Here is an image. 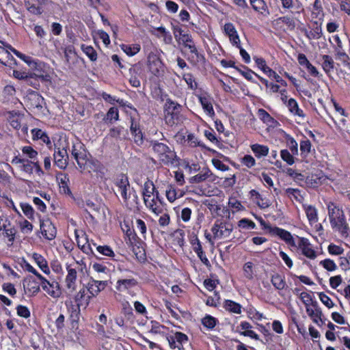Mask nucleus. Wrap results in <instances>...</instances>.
<instances>
[{
    "label": "nucleus",
    "mask_w": 350,
    "mask_h": 350,
    "mask_svg": "<svg viewBox=\"0 0 350 350\" xmlns=\"http://www.w3.org/2000/svg\"><path fill=\"white\" fill-rule=\"evenodd\" d=\"M150 146L155 153L158 154L160 161L164 165L173 164L176 158V153L166 144L157 141H151Z\"/></svg>",
    "instance_id": "f257e3e1"
},
{
    "label": "nucleus",
    "mask_w": 350,
    "mask_h": 350,
    "mask_svg": "<svg viewBox=\"0 0 350 350\" xmlns=\"http://www.w3.org/2000/svg\"><path fill=\"white\" fill-rule=\"evenodd\" d=\"M107 285V281H100L91 279L86 285V288L89 293L86 299V306H88L90 299L93 297L96 296L101 291L104 290Z\"/></svg>",
    "instance_id": "f03ea898"
},
{
    "label": "nucleus",
    "mask_w": 350,
    "mask_h": 350,
    "mask_svg": "<svg viewBox=\"0 0 350 350\" xmlns=\"http://www.w3.org/2000/svg\"><path fill=\"white\" fill-rule=\"evenodd\" d=\"M115 185L120 193L124 202H126L130 198L128 191L130 189V183L128 177L124 174H120L115 180Z\"/></svg>",
    "instance_id": "7ed1b4c3"
},
{
    "label": "nucleus",
    "mask_w": 350,
    "mask_h": 350,
    "mask_svg": "<svg viewBox=\"0 0 350 350\" xmlns=\"http://www.w3.org/2000/svg\"><path fill=\"white\" fill-rule=\"evenodd\" d=\"M33 70L35 72L29 73V75L25 82L27 85H31L36 89H38L40 87L39 80H41L42 81H46L49 80V75H44L42 73L41 66L37 67V69Z\"/></svg>",
    "instance_id": "20e7f679"
},
{
    "label": "nucleus",
    "mask_w": 350,
    "mask_h": 350,
    "mask_svg": "<svg viewBox=\"0 0 350 350\" xmlns=\"http://www.w3.org/2000/svg\"><path fill=\"white\" fill-rule=\"evenodd\" d=\"M40 230L42 235L48 240L55 239L57 230L50 219L40 220Z\"/></svg>",
    "instance_id": "39448f33"
},
{
    "label": "nucleus",
    "mask_w": 350,
    "mask_h": 350,
    "mask_svg": "<svg viewBox=\"0 0 350 350\" xmlns=\"http://www.w3.org/2000/svg\"><path fill=\"white\" fill-rule=\"evenodd\" d=\"M148 67L149 70L155 76L160 75L163 71V64L160 59L154 54L148 56Z\"/></svg>",
    "instance_id": "423d86ee"
},
{
    "label": "nucleus",
    "mask_w": 350,
    "mask_h": 350,
    "mask_svg": "<svg viewBox=\"0 0 350 350\" xmlns=\"http://www.w3.org/2000/svg\"><path fill=\"white\" fill-rule=\"evenodd\" d=\"M269 232L274 236L279 237L282 240L284 241L286 243L291 246H295V243L291 234L284 229L278 227H269Z\"/></svg>",
    "instance_id": "0eeeda50"
},
{
    "label": "nucleus",
    "mask_w": 350,
    "mask_h": 350,
    "mask_svg": "<svg viewBox=\"0 0 350 350\" xmlns=\"http://www.w3.org/2000/svg\"><path fill=\"white\" fill-rule=\"evenodd\" d=\"M54 163L60 169H65L68 165V155L66 149L60 150L54 152Z\"/></svg>",
    "instance_id": "6e6552de"
},
{
    "label": "nucleus",
    "mask_w": 350,
    "mask_h": 350,
    "mask_svg": "<svg viewBox=\"0 0 350 350\" xmlns=\"http://www.w3.org/2000/svg\"><path fill=\"white\" fill-rule=\"evenodd\" d=\"M224 29L231 43L237 48H240V39L234 25L231 23H226Z\"/></svg>",
    "instance_id": "1a4fd4ad"
},
{
    "label": "nucleus",
    "mask_w": 350,
    "mask_h": 350,
    "mask_svg": "<svg viewBox=\"0 0 350 350\" xmlns=\"http://www.w3.org/2000/svg\"><path fill=\"white\" fill-rule=\"evenodd\" d=\"M306 310L308 315L314 323H318L319 321H321L323 323V312L319 306L317 301L312 302V306H311V307H306Z\"/></svg>",
    "instance_id": "9d476101"
},
{
    "label": "nucleus",
    "mask_w": 350,
    "mask_h": 350,
    "mask_svg": "<svg viewBox=\"0 0 350 350\" xmlns=\"http://www.w3.org/2000/svg\"><path fill=\"white\" fill-rule=\"evenodd\" d=\"M299 247L301 250L302 254L310 259H314L317 257L316 252L310 247L308 240L305 238H299L298 242Z\"/></svg>",
    "instance_id": "9b49d317"
},
{
    "label": "nucleus",
    "mask_w": 350,
    "mask_h": 350,
    "mask_svg": "<svg viewBox=\"0 0 350 350\" xmlns=\"http://www.w3.org/2000/svg\"><path fill=\"white\" fill-rule=\"evenodd\" d=\"M331 225L333 228H336L343 235H347L349 228L346 223L344 214L340 217H336L330 219Z\"/></svg>",
    "instance_id": "f8f14e48"
},
{
    "label": "nucleus",
    "mask_w": 350,
    "mask_h": 350,
    "mask_svg": "<svg viewBox=\"0 0 350 350\" xmlns=\"http://www.w3.org/2000/svg\"><path fill=\"white\" fill-rule=\"evenodd\" d=\"M137 285V281L134 278L120 279L117 281L116 288L119 292H125Z\"/></svg>",
    "instance_id": "ddd939ff"
},
{
    "label": "nucleus",
    "mask_w": 350,
    "mask_h": 350,
    "mask_svg": "<svg viewBox=\"0 0 350 350\" xmlns=\"http://www.w3.org/2000/svg\"><path fill=\"white\" fill-rule=\"evenodd\" d=\"M68 269V275L66 278V287L71 292H73L76 290V281H77V272L76 269L72 268L70 266L67 267Z\"/></svg>",
    "instance_id": "4468645a"
},
{
    "label": "nucleus",
    "mask_w": 350,
    "mask_h": 350,
    "mask_svg": "<svg viewBox=\"0 0 350 350\" xmlns=\"http://www.w3.org/2000/svg\"><path fill=\"white\" fill-rule=\"evenodd\" d=\"M23 286L26 291L36 295L40 291V285L32 277H29L23 280Z\"/></svg>",
    "instance_id": "2eb2a0df"
},
{
    "label": "nucleus",
    "mask_w": 350,
    "mask_h": 350,
    "mask_svg": "<svg viewBox=\"0 0 350 350\" xmlns=\"http://www.w3.org/2000/svg\"><path fill=\"white\" fill-rule=\"evenodd\" d=\"M9 48L17 57L23 59L32 69H37V67H40L42 64L41 63H38L35 62L30 57L26 56L25 55L16 50L15 49L12 48L11 46H9Z\"/></svg>",
    "instance_id": "dca6fc26"
},
{
    "label": "nucleus",
    "mask_w": 350,
    "mask_h": 350,
    "mask_svg": "<svg viewBox=\"0 0 350 350\" xmlns=\"http://www.w3.org/2000/svg\"><path fill=\"white\" fill-rule=\"evenodd\" d=\"M156 188L152 181L148 180L146 182H145L142 191L145 204H147L148 198H150L152 195L154 194Z\"/></svg>",
    "instance_id": "f3484780"
},
{
    "label": "nucleus",
    "mask_w": 350,
    "mask_h": 350,
    "mask_svg": "<svg viewBox=\"0 0 350 350\" xmlns=\"http://www.w3.org/2000/svg\"><path fill=\"white\" fill-rule=\"evenodd\" d=\"M212 175L211 170L204 167L200 171L199 174L191 177L190 178V183H199L206 180L208 178H209Z\"/></svg>",
    "instance_id": "a211bd4d"
},
{
    "label": "nucleus",
    "mask_w": 350,
    "mask_h": 350,
    "mask_svg": "<svg viewBox=\"0 0 350 350\" xmlns=\"http://www.w3.org/2000/svg\"><path fill=\"white\" fill-rule=\"evenodd\" d=\"M271 282L273 286L278 290H283L286 286L284 276L278 273L272 275Z\"/></svg>",
    "instance_id": "6ab92c4d"
},
{
    "label": "nucleus",
    "mask_w": 350,
    "mask_h": 350,
    "mask_svg": "<svg viewBox=\"0 0 350 350\" xmlns=\"http://www.w3.org/2000/svg\"><path fill=\"white\" fill-rule=\"evenodd\" d=\"M223 307L225 308L226 311L231 313L240 314L242 312L241 306L239 304L232 300H225Z\"/></svg>",
    "instance_id": "aec40b11"
},
{
    "label": "nucleus",
    "mask_w": 350,
    "mask_h": 350,
    "mask_svg": "<svg viewBox=\"0 0 350 350\" xmlns=\"http://www.w3.org/2000/svg\"><path fill=\"white\" fill-rule=\"evenodd\" d=\"M180 111H172L166 113L165 120L167 125L173 126L180 122Z\"/></svg>",
    "instance_id": "412c9836"
},
{
    "label": "nucleus",
    "mask_w": 350,
    "mask_h": 350,
    "mask_svg": "<svg viewBox=\"0 0 350 350\" xmlns=\"http://www.w3.org/2000/svg\"><path fill=\"white\" fill-rule=\"evenodd\" d=\"M46 293L53 298H58L61 296L62 291L57 282H50L46 290Z\"/></svg>",
    "instance_id": "4be33fe9"
},
{
    "label": "nucleus",
    "mask_w": 350,
    "mask_h": 350,
    "mask_svg": "<svg viewBox=\"0 0 350 350\" xmlns=\"http://www.w3.org/2000/svg\"><path fill=\"white\" fill-rule=\"evenodd\" d=\"M33 258L36 261V264L40 268V269L46 274L50 273V270L46 259L40 254L34 253L33 254Z\"/></svg>",
    "instance_id": "5701e85b"
},
{
    "label": "nucleus",
    "mask_w": 350,
    "mask_h": 350,
    "mask_svg": "<svg viewBox=\"0 0 350 350\" xmlns=\"http://www.w3.org/2000/svg\"><path fill=\"white\" fill-rule=\"evenodd\" d=\"M184 46L188 48L191 53H194L198 55V50L196 46L193 44V39L191 36L189 34H183V37L179 38Z\"/></svg>",
    "instance_id": "b1692460"
},
{
    "label": "nucleus",
    "mask_w": 350,
    "mask_h": 350,
    "mask_svg": "<svg viewBox=\"0 0 350 350\" xmlns=\"http://www.w3.org/2000/svg\"><path fill=\"white\" fill-rule=\"evenodd\" d=\"M73 157L76 160L81 171L84 170L88 160L86 150L85 149L82 150V151L78 152L77 155H75Z\"/></svg>",
    "instance_id": "393cba45"
},
{
    "label": "nucleus",
    "mask_w": 350,
    "mask_h": 350,
    "mask_svg": "<svg viewBox=\"0 0 350 350\" xmlns=\"http://www.w3.org/2000/svg\"><path fill=\"white\" fill-rule=\"evenodd\" d=\"M29 100L31 102V105L35 108L42 109L43 104H44L43 97L35 92L30 94Z\"/></svg>",
    "instance_id": "a878e982"
},
{
    "label": "nucleus",
    "mask_w": 350,
    "mask_h": 350,
    "mask_svg": "<svg viewBox=\"0 0 350 350\" xmlns=\"http://www.w3.org/2000/svg\"><path fill=\"white\" fill-rule=\"evenodd\" d=\"M199 100L204 110L206 111L210 116H214L215 112L210 98L206 96H199Z\"/></svg>",
    "instance_id": "bb28decb"
},
{
    "label": "nucleus",
    "mask_w": 350,
    "mask_h": 350,
    "mask_svg": "<svg viewBox=\"0 0 350 350\" xmlns=\"http://www.w3.org/2000/svg\"><path fill=\"white\" fill-rule=\"evenodd\" d=\"M287 106L289 111L294 115L299 117H304V113L301 109L299 108L297 101L293 98H290L288 101Z\"/></svg>",
    "instance_id": "cd10ccee"
},
{
    "label": "nucleus",
    "mask_w": 350,
    "mask_h": 350,
    "mask_svg": "<svg viewBox=\"0 0 350 350\" xmlns=\"http://www.w3.org/2000/svg\"><path fill=\"white\" fill-rule=\"evenodd\" d=\"M87 291L86 286H83L75 296V301L79 307L83 305V301H85L86 306Z\"/></svg>",
    "instance_id": "c85d7f7f"
},
{
    "label": "nucleus",
    "mask_w": 350,
    "mask_h": 350,
    "mask_svg": "<svg viewBox=\"0 0 350 350\" xmlns=\"http://www.w3.org/2000/svg\"><path fill=\"white\" fill-rule=\"evenodd\" d=\"M251 148L257 157L266 156L269 152V148L267 146L258 144L252 145Z\"/></svg>",
    "instance_id": "c756f323"
},
{
    "label": "nucleus",
    "mask_w": 350,
    "mask_h": 350,
    "mask_svg": "<svg viewBox=\"0 0 350 350\" xmlns=\"http://www.w3.org/2000/svg\"><path fill=\"white\" fill-rule=\"evenodd\" d=\"M254 10L263 14L267 10V6L264 0H250Z\"/></svg>",
    "instance_id": "7c9ffc66"
},
{
    "label": "nucleus",
    "mask_w": 350,
    "mask_h": 350,
    "mask_svg": "<svg viewBox=\"0 0 350 350\" xmlns=\"http://www.w3.org/2000/svg\"><path fill=\"white\" fill-rule=\"evenodd\" d=\"M322 66L326 73H329L334 68V60L329 55H324L322 57Z\"/></svg>",
    "instance_id": "2f4dec72"
},
{
    "label": "nucleus",
    "mask_w": 350,
    "mask_h": 350,
    "mask_svg": "<svg viewBox=\"0 0 350 350\" xmlns=\"http://www.w3.org/2000/svg\"><path fill=\"white\" fill-rule=\"evenodd\" d=\"M327 208L329 220L337 217H340V216L343 214V211L336 207L332 202H329Z\"/></svg>",
    "instance_id": "473e14b6"
},
{
    "label": "nucleus",
    "mask_w": 350,
    "mask_h": 350,
    "mask_svg": "<svg viewBox=\"0 0 350 350\" xmlns=\"http://www.w3.org/2000/svg\"><path fill=\"white\" fill-rule=\"evenodd\" d=\"M81 49L92 62L97 59V53L92 46L82 44Z\"/></svg>",
    "instance_id": "72a5a7b5"
},
{
    "label": "nucleus",
    "mask_w": 350,
    "mask_h": 350,
    "mask_svg": "<svg viewBox=\"0 0 350 350\" xmlns=\"http://www.w3.org/2000/svg\"><path fill=\"white\" fill-rule=\"evenodd\" d=\"M173 336L177 342L178 349H183V344L188 341V336L186 334L179 332H176L174 335H173Z\"/></svg>",
    "instance_id": "f704fd0d"
},
{
    "label": "nucleus",
    "mask_w": 350,
    "mask_h": 350,
    "mask_svg": "<svg viewBox=\"0 0 350 350\" xmlns=\"http://www.w3.org/2000/svg\"><path fill=\"white\" fill-rule=\"evenodd\" d=\"M306 213L309 221L316 223L318 221L317 213L316 208L312 206H308L305 208Z\"/></svg>",
    "instance_id": "c9c22d12"
},
{
    "label": "nucleus",
    "mask_w": 350,
    "mask_h": 350,
    "mask_svg": "<svg viewBox=\"0 0 350 350\" xmlns=\"http://www.w3.org/2000/svg\"><path fill=\"white\" fill-rule=\"evenodd\" d=\"M286 194L291 200L293 198L298 202H301L303 196L300 194V191L297 189L287 188L285 190Z\"/></svg>",
    "instance_id": "e433bc0d"
},
{
    "label": "nucleus",
    "mask_w": 350,
    "mask_h": 350,
    "mask_svg": "<svg viewBox=\"0 0 350 350\" xmlns=\"http://www.w3.org/2000/svg\"><path fill=\"white\" fill-rule=\"evenodd\" d=\"M140 49L141 48L139 44H123L122 46V49L124 51V52L130 56H133L137 54L140 51Z\"/></svg>",
    "instance_id": "4c0bfd02"
},
{
    "label": "nucleus",
    "mask_w": 350,
    "mask_h": 350,
    "mask_svg": "<svg viewBox=\"0 0 350 350\" xmlns=\"http://www.w3.org/2000/svg\"><path fill=\"white\" fill-rule=\"evenodd\" d=\"M312 148L311 142L309 139H306L304 140H301L300 142V150L301 154L304 157H307L308 154L310 152Z\"/></svg>",
    "instance_id": "58836bf2"
},
{
    "label": "nucleus",
    "mask_w": 350,
    "mask_h": 350,
    "mask_svg": "<svg viewBox=\"0 0 350 350\" xmlns=\"http://www.w3.org/2000/svg\"><path fill=\"white\" fill-rule=\"evenodd\" d=\"M146 206L157 215L162 213L163 209L161 206L157 204L154 198H152L151 200H149V198H148L147 204H146Z\"/></svg>",
    "instance_id": "ea45409f"
},
{
    "label": "nucleus",
    "mask_w": 350,
    "mask_h": 350,
    "mask_svg": "<svg viewBox=\"0 0 350 350\" xmlns=\"http://www.w3.org/2000/svg\"><path fill=\"white\" fill-rule=\"evenodd\" d=\"M165 111L167 112H172V111H180L181 109V105L178 104L177 103H175L172 101L170 99L167 100L165 103Z\"/></svg>",
    "instance_id": "a19ab883"
},
{
    "label": "nucleus",
    "mask_w": 350,
    "mask_h": 350,
    "mask_svg": "<svg viewBox=\"0 0 350 350\" xmlns=\"http://www.w3.org/2000/svg\"><path fill=\"white\" fill-rule=\"evenodd\" d=\"M84 239L85 241V244L81 245L80 239L79 238V236L77 235V241L78 246L79 247H81V250L86 254L93 253L92 247L90 243H89L88 239H87L86 237H84Z\"/></svg>",
    "instance_id": "79ce46f5"
},
{
    "label": "nucleus",
    "mask_w": 350,
    "mask_h": 350,
    "mask_svg": "<svg viewBox=\"0 0 350 350\" xmlns=\"http://www.w3.org/2000/svg\"><path fill=\"white\" fill-rule=\"evenodd\" d=\"M255 62L258 67L260 68L263 72L266 73L267 75L269 72H271V70L269 66H267L266 62L263 58L261 57H254Z\"/></svg>",
    "instance_id": "37998d69"
},
{
    "label": "nucleus",
    "mask_w": 350,
    "mask_h": 350,
    "mask_svg": "<svg viewBox=\"0 0 350 350\" xmlns=\"http://www.w3.org/2000/svg\"><path fill=\"white\" fill-rule=\"evenodd\" d=\"M320 265L328 271H333L337 269V265L334 260L329 258L321 260Z\"/></svg>",
    "instance_id": "c03bdc74"
},
{
    "label": "nucleus",
    "mask_w": 350,
    "mask_h": 350,
    "mask_svg": "<svg viewBox=\"0 0 350 350\" xmlns=\"http://www.w3.org/2000/svg\"><path fill=\"white\" fill-rule=\"evenodd\" d=\"M93 245L96 247V250L102 255L107 256H114V253L111 249L110 247L107 245L104 246H96V244L93 243Z\"/></svg>",
    "instance_id": "a18cd8bd"
},
{
    "label": "nucleus",
    "mask_w": 350,
    "mask_h": 350,
    "mask_svg": "<svg viewBox=\"0 0 350 350\" xmlns=\"http://www.w3.org/2000/svg\"><path fill=\"white\" fill-rule=\"evenodd\" d=\"M216 321L217 320L215 318H214L211 316L207 315L204 318L202 319V323L205 327H206L209 329H212L215 326Z\"/></svg>",
    "instance_id": "49530a36"
},
{
    "label": "nucleus",
    "mask_w": 350,
    "mask_h": 350,
    "mask_svg": "<svg viewBox=\"0 0 350 350\" xmlns=\"http://www.w3.org/2000/svg\"><path fill=\"white\" fill-rule=\"evenodd\" d=\"M21 208L24 214L29 218L32 219L33 217L34 211L31 205L27 203H21Z\"/></svg>",
    "instance_id": "de8ad7c7"
},
{
    "label": "nucleus",
    "mask_w": 350,
    "mask_h": 350,
    "mask_svg": "<svg viewBox=\"0 0 350 350\" xmlns=\"http://www.w3.org/2000/svg\"><path fill=\"white\" fill-rule=\"evenodd\" d=\"M183 79L187 83V84L189 85L190 89L196 90L197 88V83L196 82L191 74L188 73L184 75Z\"/></svg>",
    "instance_id": "09e8293b"
},
{
    "label": "nucleus",
    "mask_w": 350,
    "mask_h": 350,
    "mask_svg": "<svg viewBox=\"0 0 350 350\" xmlns=\"http://www.w3.org/2000/svg\"><path fill=\"white\" fill-rule=\"evenodd\" d=\"M319 297L321 302L326 306L328 308H331L334 306V304L332 299L324 293L321 292L319 293Z\"/></svg>",
    "instance_id": "8fccbe9b"
},
{
    "label": "nucleus",
    "mask_w": 350,
    "mask_h": 350,
    "mask_svg": "<svg viewBox=\"0 0 350 350\" xmlns=\"http://www.w3.org/2000/svg\"><path fill=\"white\" fill-rule=\"evenodd\" d=\"M16 312L19 317H23L25 319L30 317L29 310L27 308V307L22 306V305H18L16 307Z\"/></svg>",
    "instance_id": "3c124183"
},
{
    "label": "nucleus",
    "mask_w": 350,
    "mask_h": 350,
    "mask_svg": "<svg viewBox=\"0 0 350 350\" xmlns=\"http://www.w3.org/2000/svg\"><path fill=\"white\" fill-rule=\"evenodd\" d=\"M299 298L302 301V302L305 304L306 308L308 307L310 304L312 306V302H314L315 301H313L312 297L310 295H309L308 293L303 292L299 295Z\"/></svg>",
    "instance_id": "603ef678"
},
{
    "label": "nucleus",
    "mask_w": 350,
    "mask_h": 350,
    "mask_svg": "<svg viewBox=\"0 0 350 350\" xmlns=\"http://www.w3.org/2000/svg\"><path fill=\"white\" fill-rule=\"evenodd\" d=\"M196 254L199 258L200 259V260L203 262V264H204L207 267L210 266L209 260L205 256L201 245H199L198 247H197Z\"/></svg>",
    "instance_id": "864d4df0"
},
{
    "label": "nucleus",
    "mask_w": 350,
    "mask_h": 350,
    "mask_svg": "<svg viewBox=\"0 0 350 350\" xmlns=\"http://www.w3.org/2000/svg\"><path fill=\"white\" fill-rule=\"evenodd\" d=\"M22 152L30 159H35L38 155V152L31 146H24L22 148Z\"/></svg>",
    "instance_id": "5fc2aeb1"
},
{
    "label": "nucleus",
    "mask_w": 350,
    "mask_h": 350,
    "mask_svg": "<svg viewBox=\"0 0 350 350\" xmlns=\"http://www.w3.org/2000/svg\"><path fill=\"white\" fill-rule=\"evenodd\" d=\"M282 159L285 161L288 165H292L294 163V158L293 155L287 150H282L280 152Z\"/></svg>",
    "instance_id": "6e6d98bb"
},
{
    "label": "nucleus",
    "mask_w": 350,
    "mask_h": 350,
    "mask_svg": "<svg viewBox=\"0 0 350 350\" xmlns=\"http://www.w3.org/2000/svg\"><path fill=\"white\" fill-rule=\"evenodd\" d=\"M239 226L246 229H253L255 228L256 224L251 220L242 219L239 221Z\"/></svg>",
    "instance_id": "4d7b16f0"
},
{
    "label": "nucleus",
    "mask_w": 350,
    "mask_h": 350,
    "mask_svg": "<svg viewBox=\"0 0 350 350\" xmlns=\"http://www.w3.org/2000/svg\"><path fill=\"white\" fill-rule=\"evenodd\" d=\"M252 267L253 264L251 262H246L243 266L244 275L248 279L253 278Z\"/></svg>",
    "instance_id": "13d9d810"
},
{
    "label": "nucleus",
    "mask_w": 350,
    "mask_h": 350,
    "mask_svg": "<svg viewBox=\"0 0 350 350\" xmlns=\"http://www.w3.org/2000/svg\"><path fill=\"white\" fill-rule=\"evenodd\" d=\"M224 227H225V223L218 220L216 221L211 229V231L215 237H219L220 229L224 228Z\"/></svg>",
    "instance_id": "bf43d9fd"
},
{
    "label": "nucleus",
    "mask_w": 350,
    "mask_h": 350,
    "mask_svg": "<svg viewBox=\"0 0 350 350\" xmlns=\"http://www.w3.org/2000/svg\"><path fill=\"white\" fill-rule=\"evenodd\" d=\"M322 36V29L320 26H317L309 34L307 35L310 39H319Z\"/></svg>",
    "instance_id": "052dcab7"
},
{
    "label": "nucleus",
    "mask_w": 350,
    "mask_h": 350,
    "mask_svg": "<svg viewBox=\"0 0 350 350\" xmlns=\"http://www.w3.org/2000/svg\"><path fill=\"white\" fill-rule=\"evenodd\" d=\"M328 252L330 254L340 255L344 252V249L338 245L330 244L328 246Z\"/></svg>",
    "instance_id": "680f3d73"
},
{
    "label": "nucleus",
    "mask_w": 350,
    "mask_h": 350,
    "mask_svg": "<svg viewBox=\"0 0 350 350\" xmlns=\"http://www.w3.org/2000/svg\"><path fill=\"white\" fill-rule=\"evenodd\" d=\"M136 230L139 232L144 237H145V234L146 232V226L144 221L140 219H137L136 221Z\"/></svg>",
    "instance_id": "e2e57ef3"
},
{
    "label": "nucleus",
    "mask_w": 350,
    "mask_h": 350,
    "mask_svg": "<svg viewBox=\"0 0 350 350\" xmlns=\"http://www.w3.org/2000/svg\"><path fill=\"white\" fill-rule=\"evenodd\" d=\"M3 229L5 231V237L9 239V241L12 243L14 240V235L16 234V230L14 228H5V226H3Z\"/></svg>",
    "instance_id": "0e129e2a"
},
{
    "label": "nucleus",
    "mask_w": 350,
    "mask_h": 350,
    "mask_svg": "<svg viewBox=\"0 0 350 350\" xmlns=\"http://www.w3.org/2000/svg\"><path fill=\"white\" fill-rule=\"evenodd\" d=\"M107 118L110 120L113 119L115 120H118L119 118L118 109L116 107H111L107 113Z\"/></svg>",
    "instance_id": "69168bd1"
},
{
    "label": "nucleus",
    "mask_w": 350,
    "mask_h": 350,
    "mask_svg": "<svg viewBox=\"0 0 350 350\" xmlns=\"http://www.w3.org/2000/svg\"><path fill=\"white\" fill-rule=\"evenodd\" d=\"M342 278L340 275H336L329 278V284L332 288H336L342 283Z\"/></svg>",
    "instance_id": "338daca9"
},
{
    "label": "nucleus",
    "mask_w": 350,
    "mask_h": 350,
    "mask_svg": "<svg viewBox=\"0 0 350 350\" xmlns=\"http://www.w3.org/2000/svg\"><path fill=\"white\" fill-rule=\"evenodd\" d=\"M213 165L218 170L221 171H227L229 170V167L223 163L220 160L217 159H212Z\"/></svg>",
    "instance_id": "774afa93"
}]
</instances>
